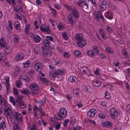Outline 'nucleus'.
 Returning a JSON list of instances; mask_svg holds the SVG:
<instances>
[{
	"label": "nucleus",
	"mask_w": 130,
	"mask_h": 130,
	"mask_svg": "<svg viewBox=\"0 0 130 130\" xmlns=\"http://www.w3.org/2000/svg\"><path fill=\"white\" fill-rule=\"evenodd\" d=\"M65 72V70L63 69H58L54 71L52 74L50 75V78L52 80L54 79L56 77L59 76H60L63 74Z\"/></svg>",
	"instance_id": "f257e3e1"
},
{
	"label": "nucleus",
	"mask_w": 130,
	"mask_h": 130,
	"mask_svg": "<svg viewBox=\"0 0 130 130\" xmlns=\"http://www.w3.org/2000/svg\"><path fill=\"white\" fill-rule=\"evenodd\" d=\"M67 112V111L65 108H62L60 109L59 112L55 115V118L58 120H61L66 117Z\"/></svg>",
	"instance_id": "f03ea898"
},
{
	"label": "nucleus",
	"mask_w": 130,
	"mask_h": 130,
	"mask_svg": "<svg viewBox=\"0 0 130 130\" xmlns=\"http://www.w3.org/2000/svg\"><path fill=\"white\" fill-rule=\"evenodd\" d=\"M29 88L32 90V95H36L39 94L38 90L39 88L37 84L34 83L31 84L29 86Z\"/></svg>",
	"instance_id": "7ed1b4c3"
},
{
	"label": "nucleus",
	"mask_w": 130,
	"mask_h": 130,
	"mask_svg": "<svg viewBox=\"0 0 130 130\" xmlns=\"http://www.w3.org/2000/svg\"><path fill=\"white\" fill-rule=\"evenodd\" d=\"M42 53L44 57H49L52 56V53L51 50L49 49H43V47H42Z\"/></svg>",
	"instance_id": "20e7f679"
},
{
	"label": "nucleus",
	"mask_w": 130,
	"mask_h": 130,
	"mask_svg": "<svg viewBox=\"0 0 130 130\" xmlns=\"http://www.w3.org/2000/svg\"><path fill=\"white\" fill-rule=\"evenodd\" d=\"M40 30L41 31L46 32L48 33H50L51 31L49 28V27L46 25L44 24L41 25L40 27Z\"/></svg>",
	"instance_id": "39448f33"
},
{
	"label": "nucleus",
	"mask_w": 130,
	"mask_h": 130,
	"mask_svg": "<svg viewBox=\"0 0 130 130\" xmlns=\"http://www.w3.org/2000/svg\"><path fill=\"white\" fill-rule=\"evenodd\" d=\"M96 112L95 109L94 108H91L87 112V115L88 117L92 118L95 116Z\"/></svg>",
	"instance_id": "423d86ee"
},
{
	"label": "nucleus",
	"mask_w": 130,
	"mask_h": 130,
	"mask_svg": "<svg viewBox=\"0 0 130 130\" xmlns=\"http://www.w3.org/2000/svg\"><path fill=\"white\" fill-rule=\"evenodd\" d=\"M34 67L37 71H40L42 70L43 66L42 63L39 62L36 63L34 65Z\"/></svg>",
	"instance_id": "0eeeda50"
},
{
	"label": "nucleus",
	"mask_w": 130,
	"mask_h": 130,
	"mask_svg": "<svg viewBox=\"0 0 130 130\" xmlns=\"http://www.w3.org/2000/svg\"><path fill=\"white\" fill-rule=\"evenodd\" d=\"M87 43V42L85 39L84 38L82 40H81L77 42V44L78 46L80 47H82L85 46Z\"/></svg>",
	"instance_id": "6e6552de"
},
{
	"label": "nucleus",
	"mask_w": 130,
	"mask_h": 130,
	"mask_svg": "<svg viewBox=\"0 0 130 130\" xmlns=\"http://www.w3.org/2000/svg\"><path fill=\"white\" fill-rule=\"evenodd\" d=\"M109 113L112 117L116 118L118 114L117 110L114 107L110 109Z\"/></svg>",
	"instance_id": "1a4fd4ad"
},
{
	"label": "nucleus",
	"mask_w": 130,
	"mask_h": 130,
	"mask_svg": "<svg viewBox=\"0 0 130 130\" xmlns=\"http://www.w3.org/2000/svg\"><path fill=\"white\" fill-rule=\"evenodd\" d=\"M71 14L75 18H78L79 16V11L77 10L76 9L73 8L71 12Z\"/></svg>",
	"instance_id": "9d476101"
},
{
	"label": "nucleus",
	"mask_w": 130,
	"mask_h": 130,
	"mask_svg": "<svg viewBox=\"0 0 130 130\" xmlns=\"http://www.w3.org/2000/svg\"><path fill=\"white\" fill-rule=\"evenodd\" d=\"M15 118L16 120L20 123L22 122V118L21 115L17 112H15Z\"/></svg>",
	"instance_id": "9b49d317"
},
{
	"label": "nucleus",
	"mask_w": 130,
	"mask_h": 130,
	"mask_svg": "<svg viewBox=\"0 0 130 130\" xmlns=\"http://www.w3.org/2000/svg\"><path fill=\"white\" fill-rule=\"evenodd\" d=\"M4 109L5 114L7 116H9L11 113V111L8 106H5L4 107Z\"/></svg>",
	"instance_id": "f8f14e48"
},
{
	"label": "nucleus",
	"mask_w": 130,
	"mask_h": 130,
	"mask_svg": "<svg viewBox=\"0 0 130 130\" xmlns=\"http://www.w3.org/2000/svg\"><path fill=\"white\" fill-rule=\"evenodd\" d=\"M69 81L72 83H77L78 80L77 78L74 76H70L68 78Z\"/></svg>",
	"instance_id": "ddd939ff"
},
{
	"label": "nucleus",
	"mask_w": 130,
	"mask_h": 130,
	"mask_svg": "<svg viewBox=\"0 0 130 130\" xmlns=\"http://www.w3.org/2000/svg\"><path fill=\"white\" fill-rule=\"evenodd\" d=\"M107 5V3L105 1H103L102 3L100 5V9L101 11L105 10L106 7Z\"/></svg>",
	"instance_id": "4468645a"
},
{
	"label": "nucleus",
	"mask_w": 130,
	"mask_h": 130,
	"mask_svg": "<svg viewBox=\"0 0 130 130\" xmlns=\"http://www.w3.org/2000/svg\"><path fill=\"white\" fill-rule=\"evenodd\" d=\"M74 38L76 40L78 41L84 38L83 37L82 35L79 34H76L75 35Z\"/></svg>",
	"instance_id": "2eb2a0df"
},
{
	"label": "nucleus",
	"mask_w": 130,
	"mask_h": 130,
	"mask_svg": "<svg viewBox=\"0 0 130 130\" xmlns=\"http://www.w3.org/2000/svg\"><path fill=\"white\" fill-rule=\"evenodd\" d=\"M106 17L109 19H112L113 18L112 12L110 11H109L105 13Z\"/></svg>",
	"instance_id": "dca6fc26"
},
{
	"label": "nucleus",
	"mask_w": 130,
	"mask_h": 130,
	"mask_svg": "<svg viewBox=\"0 0 130 130\" xmlns=\"http://www.w3.org/2000/svg\"><path fill=\"white\" fill-rule=\"evenodd\" d=\"M13 37V40L15 42L18 43L19 42L20 37L18 35L14 34Z\"/></svg>",
	"instance_id": "f3484780"
},
{
	"label": "nucleus",
	"mask_w": 130,
	"mask_h": 130,
	"mask_svg": "<svg viewBox=\"0 0 130 130\" xmlns=\"http://www.w3.org/2000/svg\"><path fill=\"white\" fill-rule=\"evenodd\" d=\"M40 81L46 85H47L50 84V82L49 80H47L45 78L40 77Z\"/></svg>",
	"instance_id": "a211bd4d"
},
{
	"label": "nucleus",
	"mask_w": 130,
	"mask_h": 130,
	"mask_svg": "<svg viewBox=\"0 0 130 130\" xmlns=\"http://www.w3.org/2000/svg\"><path fill=\"white\" fill-rule=\"evenodd\" d=\"M6 103V100L0 94V104L2 106H4Z\"/></svg>",
	"instance_id": "6ab92c4d"
},
{
	"label": "nucleus",
	"mask_w": 130,
	"mask_h": 130,
	"mask_svg": "<svg viewBox=\"0 0 130 130\" xmlns=\"http://www.w3.org/2000/svg\"><path fill=\"white\" fill-rule=\"evenodd\" d=\"M24 57V54L21 53H18L16 56L15 58L17 60H20L23 59Z\"/></svg>",
	"instance_id": "aec40b11"
},
{
	"label": "nucleus",
	"mask_w": 130,
	"mask_h": 130,
	"mask_svg": "<svg viewBox=\"0 0 130 130\" xmlns=\"http://www.w3.org/2000/svg\"><path fill=\"white\" fill-rule=\"evenodd\" d=\"M68 19L69 22L72 25H73L74 24L73 20V17L71 15H69L67 17Z\"/></svg>",
	"instance_id": "412c9836"
},
{
	"label": "nucleus",
	"mask_w": 130,
	"mask_h": 130,
	"mask_svg": "<svg viewBox=\"0 0 130 130\" xmlns=\"http://www.w3.org/2000/svg\"><path fill=\"white\" fill-rule=\"evenodd\" d=\"M80 69L81 72L83 74H85L86 73V71L88 70V68L85 66L81 67Z\"/></svg>",
	"instance_id": "4be33fe9"
},
{
	"label": "nucleus",
	"mask_w": 130,
	"mask_h": 130,
	"mask_svg": "<svg viewBox=\"0 0 130 130\" xmlns=\"http://www.w3.org/2000/svg\"><path fill=\"white\" fill-rule=\"evenodd\" d=\"M14 27L15 29L17 30H21L20 27V23L17 21H15L14 23Z\"/></svg>",
	"instance_id": "5701e85b"
},
{
	"label": "nucleus",
	"mask_w": 130,
	"mask_h": 130,
	"mask_svg": "<svg viewBox=\"0 0 130 130\" xmlns=\"http://www.w3.org/2000/svg\"><path fill=\"white\" fill-rule=\"evenodd\" d=\"M6 45V42L4 40L3 38H1L0 39V45L2 47L5 48Z\"/></svg>",
	"instance_id": "b1692460"
},
{
	"label": "nucleus",
	"mask_w": 130,
	"mask_h": 130,
	"mask_svg": "<svg viewBox=\"0 0 130 130\" xmlns=\"http://www.w3.org/2000/svg\"><path fill=\"white\" fill-rule=\"evenodd\" d=\"M36 43H38L41 40V38L38 35H36L33 38Z\"/></svg>",
	"instance_id": "393cba45"
},
{
	"label": "nucleus",
	"mask_w": 130,
	"mask_h": 130,
	"mask_svg": "<svg viewBox=\"0 0 130 130\" xmlns=\"http://www.w3.org/2000/svg\"><path fill=\"white\" fill-rule=\"evenodd\" d=\"M21 92L24 94L28 95L30 94V92L29 90L27 89H23L21 91Z\"/></svg>",
	"instance_id": "a878e982"
},
{
	"label": "nucleus",
	"mask_w": 130,
	"mask_h": 130,
	"mask_svg": "<svg viewBox=\"0 0 130 130\" xmlns=\"http://www.w3.org/2000/svg\"><path fill=\"white\" fill-rule=\"evenodd\" d=\"M101 13L100 12V11H98L97 13L96 14H94V17L95 19L97 21H99L100 19V18L101 15Z\"/></svg>",
	"instance_id": "bb28decb"
},
{
	"label": "nucleus",
	"mask_w": 130,
	"mask_h": 130,
	"mask_svg": "<svg viewBox=\"0 0 130 130\" xmlns=\"http://www.w3.org/2000/svg\"><path fill=\"white\" fill-rule=\"evenodd\" d=\"M84 89L85 91L89 93L92 92L93 90V89L89 86H86Z\"/></svg>",
	"instance_id": "cd10ccee"
},
{
	"label": "nucleus",
	"mask_w": 130,
	"mask_h": 130,
	"mask_svg": "<svg viewBox=\"0 0 130 130\" xmlns=\"http://www.w3.org/2000/svg\"><path fill=\"white\" fill-rule=\"evenodd\" d=\"M87 54L90 57H93L95 56L94 53L91 50H88L87 52Z\"/></svg>",
	"instance_id": "c85d7f7f"
},
{
	"label": "nucleus",
	"mask_w": 130,
	"mask_h": 130,
	"mask_svg": "<svg viewBox=\"0 0 130 130\" xmlns=\"http://www.w3.org/2000/svg\"><path fill=\"white\" fill-rule=\"evenodd\" d=\"M57 27L59 30H62L64 28V27L63 24L61 23H59L57 25Z\"/></svg>",
	"instance_id": "c756f323"
},
{
	"label": "nucleus",
	"mask_w": 130,
	"mask_h": 130,
	"mask_svg": "<svg viewBox=\"0 0 130 130\" xmlns=\"http://www.w3.org/2000/svg\"><path fill=\"white\" fill-rule=\"evenodd\" d=\"M46 99H43L42 100L37 102L39 106H42L45 102Z\"/></svg>",
	"instance_id": "7c9ffc66"
},
{
	"label": "nucleus",
	"mask_w": 130,
	"mask_h": 130,
	"mask_svg": "<svg viewBox=\"0 0 130 130\" xmlns=\"http://www.w3.org/2000/svg\"><path fill=\"white\" fill-rule=\"evenodd\" d=\"M19 105L20 108H24L26 107V106L25 105V103L22 101H21L20 102L19 104Z\"/></svg>",
	"instance_id": "2f4dec72"
},
{
	"label": "nucleus",
	"mask_w": 130,
	"mask_h": 130,
	"mask_svg": "<svg viewBox=\"0 0 130 130\" xmlns=\"http://www.w3.org/2000/svg\"><path fill=\"white\" fill-rule=\"evenodd\" d=\"M43 44L44 46L47 47H49L50 44V41L46 39H45L44 40Z\"/></svg>",
	"instance_id": "473e14b6"
},
{
	"label": "nucleus",
	"mask_w": 130,
	"mask_h": 130,
	"mask_svg": "<svg viewBox=\"0 0 130 130\" xmlns=\"http://www.w3.org/2000/svg\"><path fill=\"white\" fill-rule=\"evenodd\" d=\"M6 56L5 54L3 53L0 54V63L5 59Z\"/></svg>",
	"instance_id": "72a5a7b5"
},
{
	"label": "nucleus",
	"mask_w": 130,
	"mask_h": 130,
	"mask_svg": "<svg viewBox=\"0 0 130 130\" xmlns=\"http://www.w3.org/2000/svg\"><path fill=\"white\" fill-rule=\"evenodd\" d=\"M6 126L5 122L4 121H3L0 123V129H3L6 128Z\"/></svg>",
	"instance_id": "f704fd0d"
},
{
	"label": "nucleus",
	"mask_w": 130,
	"mask_h": 130,
	"mask_svg": "<svg viewBox=\"0 0 130 130\" xmlns=\"http://www.w3.org/2000/svg\"><path fill=\"white\" fill-rule=\"evenodd\" d=\"M103 125L104 126L108 128L110 127L111 126V124L108 121L103 123Z\"/></svg>",
	"instance_id": "c9c22d12"
},
{
	"label": "nucleus",
	"mask_w": 130,
	"mask_h": 130,
	"mask_svg": "<svg viewBox=\"0 0 130 130\" xmlns=\"http://www.w3.org/2000/svg\"><path fill=\"white\" fill-rule=\"evenodd\" d=\"M98 116L99 118L103 119L105 117L106 115L104 113L102 112H100Z\"/></svg>",
	"instance_id": "e433bc0d"
},
{
	"label": "nucleus",
	"mask_w": 130,
	"mask_h": 130,
	"mask_svg": "<svg viewBox=\"0 0 130 130\" xmlns=\"http://www.w3.org/2000/svg\"><path fill=\"white\" fill-rule=\"evenodd\" d=\"M93 84L96 87H99L101 86V83L100 81L97 80L94 82Z\"/></svg>",
	"instance_id": "4c0bfd02"
},
{
	"label": "nucleus",
	"mask_w": 130,
	"mask_h": 130,
	"mask_svg": "<svg viewBox=\"0 0 130 130\" xmlns=\"http://www.w3.org/2000/svg\"><path fill=\"white\" fill-rule=\"evenodd\" d=\"M73 53L77 57L80 56L81 54L80 51L78 50L74 51Z\"/></svg>",
	"instance_id": "58836bf2"
},
{
	"label": "nucleus",
	"mask_w": 130,
	"mask_h": 130,
	"mask_svg": "<svg viewBox=\"0 0 130 130\" xmlns=\"http://www.w3.org/2000/svg\"><path fill=\"white\" fill-rule=\"evenodd\" d=\"M38 111H39L40 113V114L41 116L43 117L44 116L45 112L43 111L41 107H39Z\"/></svg>",
	"instance_id": "ea45409f"
},
{
	"label": "nucleus",
	"mask_w": 130,
	"mask_h": 130,
	"mask_svg": "<svg viewBox=\"0 0 130 130\" xmlns=\"http://www.w3.org/2000/svg\"><path fill=\"white\" fill-rule=\"evenodd\" d=\"M105 50L106 52L109 53H113L114 52L112 48L109 47L106 48L105 49Z\"/></svg>",
	"instance_id": "a19ab883"
},
{
	"label": "nucleus",
	"mask_w": 130,
	"mask_h": 130,
	"mask_svg": "<svg viewBox=\"0 0 130 130\" xmlns=\"http://www.w3.org/2000/svg\"><path fill=\"white\" fill-rule=\"evenodd\" d=\"M6 93L8 94L10 92V84H6Z\"/></svg>",
	"instance_id": "79ce46f5"
},
{
	"label": "nucleus",
	"mask_w": 130,
	"mask_h": 130,
	"mask_svg": "<svg viewBox=\"0 0 130 130\" xmlns=\"http://www.w3.org/2000/svg\"><path fill=\"white\" fill-rule=\"evenodd\" d=\"M62 36L63 38L65 40L68 39V33L66 32H63L62 33Z\"/></svg>",
	"instance_id": "37998d69"
},
{
	"label": "nucleus",
	"mask_w": 130,
	"mask_h": 130,
	"mask_svg": "<svg viewBox=\"0 0 130 130\" xmlns=\"http://www.w3.org/2000/svg\"><path fill=\"white\" fill-rule=\"evenodd\" d=\"M106 29L107 32L111 33L112 32V28L109 26L107 25L106 26Z\"/></svg>",
	"instance_id": "c03bdc74"
},
{
	"label": "nucleus",
	"mask_w": 130,
	"mask_h": 130,
	"mask_svg": "<svg viewBox=\"0 0 130 130\" xmlns=\"http://www.w3.org/2000/svg\"><path fill=\"white\" fill-rule=\"evenodd\" d=\"M31 63V62L29 60H27L25 63H24V68H27L29 66V64Z\"/></svg>",
	"instance_id": "a18cd8bd"
},
{
	"label": "nucleus",
	"mask_w": 130,
	"mask_h": 130,
	"mask_svg": "<svg viewBox=\"0 0 130 130\" xmlns=\"http://www.w3.org/2000/svg\"><path fill=\"white\" fill-rule=\"evenodd\" d=\"M22 79L23 80L25 81L26 82H28L30 80V78L29 77L25 75L22 76Z\"/></svg>",
	"instance_id": "49530a36"
},
{
	"label": "nucleus",
	"mask_w": 130,
	"mask_h": 130,
	"mask_svg": "<svg viewBox=\"0 0 130 130\" xmlns=\"http://www.w3.org/2000/svg\"><path fill=\"white\" fill-rule=\"evenodd\" d=\"M84 2H83L82 0H79L77 2V5L78 6L83 7V5L84 4Z\"/></svg>",
	"instance_id": "de8ad7c7"
},
{
	"label": "nucleus",
	"mask_w": 130,
	"mask_h": 130,
	"mask_svg": "<svg viewBox=\"0 0 130 130\" xmlns=\"http://www.w3.org/2000/svg\"><path fill=\"white\" fill-rule=\"evenodd\" d=\"M8 26L10 29L12 30L13 29V27L12 26V24L13 23L10 20L8 21Z\"/></svg>",
	"instance_id": "09e8293b"
},
{
	"label": "nucleus",
	"mask_w": 130,
	"mask_h": 130,
	"mask_svg": "<svg viewBox=\"0 0 130 130\" xmlns=\"http://www.w3.org/2000/svg\"><path fill=\"white\" fill-rule=\"evenodd\" d=\"M4 80L6 84H9V78L8 76H7L6 77Z\"/></svg>",
	"instance_id": "8fccbe9b"
},
{
	"label": "nucleus",
	"mask_w": 130,
	"mask_h": 130,
	"mask_svg": "<svg viewBox=\"0 0 130 130\" xmlns=\"http://www.w3.org/2000/svg\"><path fill=\"white\" fill-rule=\"evenodd\" d=\"M13 91L14 94L15 95H16V96H18V95H19L17 88H13Z\"/></svg>",
	"instance_id": "3c124183"
},
{
	"label": "nucleus",
	"mask_w": 130,
	"mask_h": 130,
	"mask_svg": "<svg viewBox=\"0 0 130 130\" xmlns=\"http://www.w3.org/2000/svg\"><path fill=\"white\" fill-rule=\"evenodd\" d=\"M40 48L38 46H36L34 49L35 52L37 54H38L40 53Z\"/></svg>",
	"instance_id": "603ef678"
},
{
	"label": "nucleus",
	"mask_w": 130,
	"mask_h": 130,
	"mask_svg": "<svg viewBox=\"0 0 130 130\" xmlns=\"http://www.w3.org/2000/svg\"><path fill=\"white\" fill-rule=\"evenodd\" d=\"M10 102L12 103L13 105H15V102L13 97L11 96H10L9 98Z\"/></svg>",
	"instance_id": "864d4df0"
},
{
	"label": "nucleus",
	"mask_w": 130,
	"mask_h": 130,
	"mask_svg": "<svg viewBox=\"0 0 130 130\" xmlns=\"http://www.w3.org/2000/svg\"><path fill=\"white\" fill-rule=\"evenodd\" d=\"M30 130H36L37 128L36 126L34 124H33L32 126L29 127Z\"/></svg>",
	"instance_id": "5fc2aeb1"
},
{
	"label": "nucleus",
	"mask_w": 130,
	"mask_h": 130,
	"mask_svg": "<svg viewBox=\"0 0 130 130\" xmlns=\"http://www.w3.org/2000/svg\"><path fill=\"white\" fill-rule=\"evenodd\" d=\"M65 7L68 11L70 12L72 10V9H73L72 8V7L69 6L68 5H65Z\"/></svg>",
	"instance_id": "6e6d98bb"
},
{
	"label": "nucleus",
	"mask_w": 130,
	"mask_h": 130,
	"mask_svg": "<svg viewBox=\"0 0 130 130\" xmlns=\"http://www.w3.org/2000/svg\"><path fill=\"white\" fill-rule=\"evenodd\" d=\"M99 55L100 57L104 60H106L107 59V57L102 53L100 54H99Z\"/></svg>",
	"instance_id": "4d7b16f0"
},
{
	"label": "nucleus",
	"mask_w": 130,
	"mask_h": 130,
	"mask_svg": "<svg viewBox=\"0 0 130 130\" xmlns=\"http://www.w3.org/2000/svg\"><path fill=\"white\" fill-rule=\"evenodd\" d=\"M69 122V119H66L65 120L63 123V125L64 126H66L67 125V123Z\"/></svg>",
	"instance_id": "13d9d810"
},
{
	"label": "nucleus",
	"mask_w": 130,
	"mask_h": 130,
	"mask_svg": "<svg viewBox=\"0 0 130 130\" xmlns=\"http://www.w3.org/2000/svg\"><path fill=\"white\" fill-rule=\"evenodd\" d=\"M6 0L7 1V2L10 4H11V3L13 4L14 5H15L16 4L15 0Z\"/></svg>",
	"instance_id": "bf43d9fd"
},
{
	"label": "nucleus",
	"mask_w": 130,
	"mask_h": 130,
	"mask_svg": "<svg viewBox=\"0 0 130 130\" xmlns=\"http://www.w3.org/2000/svg\"><path fill=\"white\" fill-rule=\"evenodd\" d=\"M98 47L97 46H93L92 47L93 50H94L97 52V53H99V50L98 49Z\"/></svg>",
	"instance_id": "052dcab7"
},
{
	"label": "nucleus",
	"mask_w": 130,
	"mask_h": 130,
	"mask_svg": "<svg viewBox=\"0 0 130 130\" xmlns=\"http://www.w3.org/2000/svg\"><path fill=\"white\" fill-rule=\"evenodd\" d=\"M122 54L124 56L125 58H128V54L126 51L125 50H123L122 53Z\"/></svg>",
	"instance_id": "680f3d73"
},
{
	"label": "nucleus",
	"mask_w": 130,
	"mask_h": 130,
	"mask_svg": "<svg viewBox=\"0 0 130 130\" xmlns=\"http://www.w3.org/2000/svg\"><path fill=\"white\" fill-rule=\"evenodd\" d=\"M117 43L118 45H120L122 44L123 43V42L122 41L119 39L117 40Z\"/></svg>",
	"instance_id": "e2e57ef3"
},
{
	"label": "nucleus",
	"mask_w": 130,
	"mask_h": 130,
	"mask_svg": "<svg viewBox=\"0 0 130 130\" xmlns=\"http://www.w3.org/2000/svg\"><path fill=\"white\" fill-rule=\"evenodd\" d=\"M16 85L17 86L18 88H21V82L20 81H17L16 82Z\"/></svg>",
	"instance_id": "0e129e2a"
},
{
	"label": "nucleus",
	"mask_w": 130,
	"mask_h": 130,
	"mask_svg": "<svg viewBox=\"0 0 130 130\" xmlns=\"http://www.w3.org/2000/svg\"><path fill=\"white\" fill-rule=\"evenodd\" d=\"M13 130H19V128L17 123H15L13 127Z\"/></svg>",
	"instance_id": "69168bd1"
},
{
	"label": "nucleus",
	"mask_w": 130,
	"mask_h": 130,
	"mask_svg": "<svg viewBox=\"0 0 130 130\" xmlns=\"http://www.w3.org/2000/svg\"><path fill=\"white\" fill-rule=\"evenodd\" d=\"M99 31L100 36L105 33L104 31L101 28H99Z\"/></svg>",
	"instance_id": "338daca9"
},
{
	"label": "nucleus",
	"mask_w": 130,
	"mask_h": 130,
	"mask_svg": "<svg viewBox=\"0 0 130 130\" xmlns=\"http://www.w3.org/2000/svg\"><path fill=\"white\" fill-rule=\"evenodd\" d=\"M63 55L64 57L66 58H67L70 56L69 54L67 52H64Z\"/></svg>",
	"instance_id": "774afa93"
}]
</instances>
